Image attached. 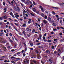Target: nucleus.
Returning <instances> with one entry per match:
<instances>
[{"label": "nucleus", "mask_w": 64, "mask_h": 64, "mask_svg": "<svg viewBox=\"0 0 64 64\" xmlns=\"http://www.w3.org/2000/svg\"><path fill=\"white\" fill-rule=\"evenodd\" d=\"M14 9L15 11H20V8L18 6L17 7L14 6Z\"/></svg>", "instance_id": "1"}, {"label": "nucleus", "mask_w": 64, "mask_h": 64, "mask_svg": "<svg viewBox=\"0 0 64 64\" xmlns=\"http://www.w3.org/2000/svg\"><path fill=\"white\" fill-rule=\"evenodd\" d=\"M40 9L41 11H42V12H44V8L43 7H42V6H40Z\"/></svg>", "instance_id": "2"}, {"label": "nucleus", "mask_w": 64, "mask_h": 64, "mask_svg": "<svg viewBox=\"0 0 64 64\" xmlns=\"http://www.w3.org/2000/svg\"><path fill=\"white\" fill-rule=\"evenodd\" d=\"M43 22L44 24H46V23H47V22H48L46 20H43Z\"/></svg>", "instance_id": "3"}, {"label": "nucleus", "mask_w": 64, "mask_h": 64, "mask_svg": "<svg viewBox=\"0 0 64 64\" xmlns=\"http://www.w3.org/2000/svg\"><path fill=\"white\" fill-rule=\"evenodd\" d=\"M37 57L38 59H40L41 58V56L39 54H38L37 56Z\"/></svg>", "instance_id": "4"}, {"label": "nucleus", "mask_w": 64, "mask_h": 64, "mask_svg": "<svg viewBox=\"0 0 64 64\" xmlns=\"http://www.w3.org/2000/svg\"><path fill=\"white\" fill-rule=\"evenodd\" d=\"M15 16L16 18V19H17L18 20L19 19L18 17H19V16L18 14H16V16Z\"/></svg>", "instance_id": "5"}, {"label": "nucleus", "mask_w": 64, "mask_h": 64, "mask_svg": "<svg viewBox=\"0 0 64 64\" xmlns=\"http://www.w3.org/2000/svg\"><path fill=\"white\" fill-rule=\"evenodd\" d=\"M4 19H7V17L6 16H4L3 17Z\"/></svg>", "instance_id": "6"}, {"label": "nucleus", "mask_w": 64, "mask_h": 64, "mask_svg": "<svg viewBox=\"0 0 64 64\" xmlns=\"http://www.w3.org/2000/svg\"><path fill=\"white\" fill-rule=\"evenodd\" d=\"M43 38L44 41L45 42H46V40L45 39H46L45 37L44 36H43Z\"/></svg>", "instance_id": "7"}, {"label": "nucleus", "mask_w": 64, "mask_h": 64, "mask_svg": "<svg viewBox=\"0 0 64 64\" xmlns=\"http://www.w3.org/2000/svg\"><path fill=\"white\" fill-rule=\"evenodd\" d=\"M22 40L23 42H25V39L23 38H22Z\"/></svg>", "instance_id": "8"}, {"label": "nucleus", "mask_w": 64, "mask_h": 64, "mask_svg": "<svg viewBox=\"0 0 64 64\" xmlns=\"http://www.w3.org/2000/svg\"><path fill=\"white\" fill-rule=\"evenodd\" d=\"M29 61V60H28L26 59L24 61V62H26V63H28Z\"/></svg>", "instance_id": "9"}, {"label": "nucleus", "mask_w": 64, "mask_h": 64, "mask_svg": "<svg viewBox=\"0 0 64 64\" xmlns=\"http://www.w3.org/2000/svg\"><path fill=\"white\" fill-rule=\"evenodd\" d=\"M3 35H4V34L3 32L0 33V36H3Z\"/></svg>", "instance_id": "10"}, {"label": "nucleus", "mask_w": 64, "mask_h": 64, "mask_svg": "<svg viewBox=\"0 0 64 64\" xmlns=\"http://www.w3.org/2000/svg\"><path fill=\"white\" fill-rule=\"evenodd\" d=\"M9 40V41L10 42H11L12 43H13V40H11V39H10V38H8Z\"/></svg>", "instance_id": "11"}, {"label": "nucleus", "mask_w": 64, "mask_h": 64, "mask_svg": "<svg viewBox=\"0 0 64 64\" xmlns=\"http://www.w3.org/2000/svg\"><path fill=\"white\" fill-rule=\"evenodd\" d=\"M35 31H36V30H35V29L34 28H32V33H34V32H35Z\"/></svg>", "instance_id": "12"}, {"label": "nucleus", "mask_w": 64, "mask_h": 64, "mask_svg": "<svg viewBox=\"0 0 64 64\" xmlns=\"http://www.w3.org/2000/svg\"><path fill=\"white\" fill-rule=\"evenodd\" d=\"M41 18H38V21L39 22H40V20L41 19Z\"/></svg>", "instance_id": "13"}, {"label": "nucleus", "mask_w": 64, "mask_h": 64, "mask_svg": "<svg viewBox=\"0 0 64 64\" xmlns=\"http://www.w3.org/2000/svg\"><path fill=\"white\" fill-rule=\"evenodd\" d=\"M59 5L61 6V5H62V6H64V3H60L59 4Z\"/></svg>", "instance_id": "14"}, {"label": "nucleus", "mask_w": 64, "mask_h": 64, "mask_svg": "<svg viewBox=\"0 0 64 64\" xmlns=\"http://www.w3.org/2000/svg\"><path fill=\"white\" fill-rule=\"evenodd\" d=\"M4 13H6V12L7 11V9H6V8H4Z\"/></svg>", "instance_id": "15"}, {"label": "nucleus", "mask_w": 64, "mask_h": 64, "mask_svg": "<svg viewBox=\"0 0 64 64\" xmlns=\"http://www.w3.org/2000/svg\"><path fill=\"white\" fill-rule=\"evenodd\" d=\"M40 15L41 16H42V17H44L45 15L43 14H41Z\"/></svg>", "instance_id": "16"}, {"label": "nucleus", "mask_w": 64, "mask_h": 64, "mask_svg": "<svg viewBox=\"0 0 64 64\" xmlns=\"http://www.w3.org/2000/svg\"><path fill=\"white\" fill-rule=\"evenodd\" d=\"M22 34H24V35H25V36H26V34H25V31H23Z\"/></svg>", "instance_id": "17"}, {"label": "nucleus", "mask_w": 64, "mask_h": 64, "mask_svg": "<svg viewBox=\"0 0 64 64\" xmlns=\"http://www.w3.org/2000/svg\"><path fill=\"white\" fill-rule=\"evenodd\" d=\"M48 61L49 62H50V63H52V60H51V59H49L48 60Z\"/></svg>", "instance_id": "18"}, {"label": "nucleus", "mask_w": 64, "mask_h": 64, "mask_svg": "<svg viewBox=\"0 0 64 64\" xmlns=\"http://www.w3.org/2000/svg\"><path fill=\"white\" fill-rule=\"evenodd\" d=\"M23 27H26V24H24L22 25Z\"/></svg>", "instance_id": "19"}, {"label": "nucleus", "mask_w": 64, "mask_h": 64, "mask_svg": "<svg viewBox=\"0 0 64 64\" xmlns=\"http://www.w3.org/2000/svg\"><path fill=\"white\" fill-rule=\"evenodd\" d=\"M15 4L16 5V6H19V3H15Z\"/></svg>", "instance_id": "20"}, {"label": "nucleus", "mask_w": 64, "mask_h": 64, "mask_svg": "<svg viewBox=\"0 0 64 64\" xmlns=\"http://www.w3.org/2000/svg\"><path fill=\"white\" fill-rule=\"evenodd\" d=\"M17 45L16 44H14V48H17Z\"/></svg>", "instance_id": "21"}, {"label": "nucleus", "mask_w": 64, "mask_h": 64, "mask_svg": "<svg viewBox=\"0 0 64 64\" xmlns=\"http://www.w3.org/2000/svg\"><path fill=\"white\" fill-rule=\"evenodd\" d=\"M52 25H53V26H56V24H55V23H53L52 24Z\"/></svg>", "instance_id": "22"}, {"label": "nucleus", "mask_w": 64, "mask_h": 64, "mask_svg": "<svg viewBox=\"0 0 64 64\" xmlns=\"http://www.w3.org/2000/svg\"><path fill=\"white\" fill-rule=\"evenodd\" d=\"M46 53H50V51L48 50H46Z\"/></svg>", "instance_id": "23"}, {"label": "nucleus", "mask_w": 64, "mask_h": 64, "mask_svg": "<svg viewBox=\"0 0 64 64\" xmlns=\"http://www.w3.org/2000/svg\"><path fill=\"white\" fill-rule=\"evenodd\" d=\"M48 21H51V18L50 17H49L48 18Z\"/></svg>", "instance_id": "24"}, {"label": "nucleus", "mask_w": 64, "mask_h": 64, "mask_svg": "<svg viewBox=\"0 0 64 64\" xmlns=\"http://www.w3.org/2000/svg\"><path fill=\"white\" fill-rule=\"evenodd\" d=\"M21 53V52H18L16 54H17V55H19V54H20V53Z\"/></svg>", "instance_id": "25"}, {"label": "nucleus", "mask_w": 64, "mask_h": 64, "mask_svg": "<svg viewBox=\"0 0 64 64\" xmlns=\"http://www.w3.org/2000/svg\"><path fill=\"white\" fill-rule=\"evenodd\" d=\"M42 36L41 35V34H40L39 38L40 39H41V38H42Z\"/></svg>", "instance_id": "26"}, {"label": "nucleus", "mask_w": 64, "mask_h": 64, "mask_svg": "<svg viewBox=\"0 0 64 64\" xmlns=\"http://www.w3.org/2000/svg\"><path fill=\"white\" fill-rule=\"evenodd\" d=\"M58 53V52H57L56 51H55L54 52V53L55 55H56V54L57 53Z\"/></svg>", "instance_id": "27"}, {"label": "nucleus", "mask_w": 64, "mask_h": 64, "mask_svg": "<svg viewBox=\"0 0 64 64\" xmlns=\"http://www.w3.org/2000/svg\"><path fill=\"white\" fill-rule=\"evenodd\" d=\"M30 45L31 46H33V44L32 42H31L30 44Z\"/></svg>", "instance_id": "28"}, {"label": "nucleus", "mask_w": 64, "mask_h": 64, "mask_svg": "<svg viewBox=\"0 0 64 64\" xmlns=\"http://www.w3.org/2000/svg\"><path fill=\"white\" fill-rule=\"evenodd\" d=\"M4 23L2 22H0V25H3Z\"/></svg>", "instance_id": "29"}, {"label": "nucleus", "mask_w": 64, "mask_h": 64, "mask_svg": "<svg viewBox=\"0 0 64 64\" xmlns=\"http://www.w3.org/2000/svg\"><path fill=\"white\" fill-rule=\"evenodd\" d=\"M26 30L28 31V32L29 31V28H26Z\"/></svg>", "instance_id": "30"}, {"label": "nucleus", "mask_w": 64, "mask_h": 64, "mask_svg": "<svg viewBox=\"0 0 64 64\" xmlns=\"http://www.w3.org/2000/svg\"><path fill=\"white\" fill-rule=\"evenodd\" d=\"M23 55V56L24 57H25V56H26V54L24 52V53Z\"/></svg>", "instance_id": "31"}, {"label": "nucleus", "mask_w": 64, "mask_h": 64, "mask_svg": "<svg viewBox=\"0 0 64 64\" xmlns=\"http://www.w3.org/2000/svg\"><path fill=\"white\" fill-rule=\"evenodd\" d=\"M53 30L54 31H57V29L56 28L54 29V28L53 29Z\"/></svg>", "instance_id": "32"}, {"label": "nucleus", "mask_w": 64, "mask_h": 64, "mask_svg": "<svg viewBox=\"0 0 64 64\" xmlns=\"http://www.w3.org/2000/svg\"><path fill=\"white\" fill-rule=\"evenodd\" d=\"M40 43L38 42L36 43V45H40Z\"/></svg>", "instance_id": "33"}, {"label": "nucleus", "mask_w": 64, "mask_h": 64, "mask_svg": "<svg viewBox=\"0 0 64 64\" xmlns=\"http://www.w3.org/2000/svg\"><path fill=\"white\" fill-rule=\"evenodd\" d=\"M38 48H43V46H38Z\"/></svg>", "instance_id": "34"}, {"label": "nucleus", "mask_w": 64, "mask_h": 64, "mask_svg": "<svg viewBox=\"0 0 64 64\" xmlns=\"http://www.w3.org/2000/svg\"><path fill=\"white\" fill-rule=\"evenodd\" d=\"M52 41V40H48V42H50H50H51Z\"/></svg>", "instance_id": "35"}, {"label": "nucleus", "mask_w": 64, "mask_h": 64, "mask_svg": "<svg viewBox=\"0 0 64 64\" xmlns=\"http://www.w3.org/2000/svg\"><path fill=\"white\" fill-rule=\"evenodd\" d=\"M41 63H42V64H44V63H45V62L44 61L42 60H41Z\"/></svg>", "instance_id": "36"}, {"label": "nucleus", "mask_w": 64, "mask_h": 64, "mask_svg": "<svg viewBox=\"0 0 64 64\" xmlns=\"http://www.w3.org/2000/svg\"><path fill=\"white\" fill-rule=\"evenodd\" d=\"M11 62L12 63H13V64H16V63H15V62H14L13 61H12Z\"/></svg>", "instance_id": "37"}, {"label": "nucleus", "mask_w": 64, "mask_h": 64, "mask_svg": "<svg viewBox=\"0 0 64 64\" xmlns=\"http://www.w3.org/2000/svg\"><path fill=\"white\" fill-rule=\"evenodd\" d=\"M14 29H15V30H16V31L18 32V30H17V29H16V28H15V27L14 26Z\"/></svg>", "instance_id": "38"}, {"label": "nucleus", "mask_w": 64, "mask_h": 64, "mask_svg": "<svg viewBox=\"0 0 64 64\" xmlns=\"http://www.w3.org/2000/svg\"><path fill=\"white\" fill-rule=\"evenodd\" d=\"M10 15H11V16H13V13L12 12H10Z\"/></svg>", "instance_id": "39"}, {"label": "nucleus", "mask_w": 64, "mask_h": 64, "mask_svg": "<svg viewBox=\"0 0 64 64\" xmlns=\"http://www.w3.org/2000/svg\"><path fill=\"white\" fill-rule=\"evenodd\" d=\"M0 19L1 20H3V17H0Z\"/></svg>", "instance_id": "40"}, {"label": "nucleus", "mask_w": 64, "mask_h": 64, "mask_svg": "<svg viewBox=\"0 0 64 64\" xmlns=\"http://www.w3.org/2000/svg\"><path fill=\"white\" fill-rule=\"evenodd\" d=\"M47 18V16L46 15L44 17V18L45 19H46Z\"/></svg>", "instance_id": "41"}, {"label": "nucleus", "mask_w": 64, "mask_h": 64, "mask_svg": "<svg viewBox=\"0 0 64 64\" xmlns=\"http://www.w3.org/2000/svg\"><path fill=\"white\" fill-rule=\"evenodd\" d=\"M32 10L34 11H36V9L35 8H33Z\"/></svg>", "instance_id": "42"}, {"label": "nucleus", "mask_w": 64, "mask_h": 64, "mask_svg": "<svg viewBox=\"0 0 64 64\" xmlns=\"http://www.w3.org/2000/svg\"><path fill=\"white\" fill-rule=\"evenodd\" d=\"M23 13H24V14H25V13H26V11H25V10H24L23 11Z\"/></svg>", "instance_id": "43"}, {"label": "nucleus", "mask_w": 64, "mask_h": 64, "mask_svg": "<svg viewBox=\"0 0 64 64\" xmlns=\"http://www.w3.org/2000/svg\"><path fill=\"white\" fill-rule=\"evenodd\" d=\"M52 49H54V46H52Z\"/></svg>", "instance_id": "44"}, {"label": "nucleus", "mask_w": 64, "mask_h": 64, "mask_svg": "<svg viewBox=\"0 0 64 64\" xmlns=\"http://www.w3.org/2000/svg\"><path fill=\"white\" fill-rule=\"evenodd\" d=\"M54 41H55V42H57V41L56 40L55 38H54Z\"/></svg>", "instance_id": "45"}, {"label": "nucleus", "mask_w": 64, "mask_h": 64, "mask_svg": "<svg viewBox=\"0 0 64 64\" xmlns=\"http://www.w3.org/2000/svg\"><path fill=\"white\" fill-rule=\"evenodd\" d=\"M3 4L4 6H5V2H3Z\"/></svg>", "instance_id": "46"}, {"label": "nucleus", "mask_w": 64, "mask_h": 64, "mask_svg": "<svg viewBox=\"0 0 64 64\" xmlns=\"http://www.w3.org/2000/svg\"><path fill=\"white\" fill-rule=\"evenodd\" d=\"M17 14H18V13H17V12H16L14 14V15L15 16H16V14L17 15Z\"/></svg>", "instance_id": "47"}, {"label": "nucleus", "mask_w": 64, "mask_h": 64, "mask_svg": "<svg viewBox=\"0 0 64 64\" xmlns=\"http://www.w3.org/2000/svg\"><path fill=\"white\" fill-rule=\"evenodd\" d=\"M6 46H9V43H7L6 44Z\"/></svg>", "instance_id": "48"}, {"label": "nucleus", "mask_w": 64, "mask_h": 64, "mask_svg": "<svg viewBox=\"0 0 64 64\" xmlns=\"http://www.w3.org/2000/svg\"><path fill=\"white\" fill-rule=\"evenodd\" d=\"M57 28L58 30H59V29H60V27H57Z\"/></svg>", "instance_id": "49"}, {"label": "nucleus", "mask_w": 64, "mask_h": 64, "mask_svg": "<svg viewBox=\"0 0 64 64\" xmlns=\"http://www.w3.org/2000/svg\"><path fill=\"white\" fill-rule=\"evenodd\" d=\"M58 54V55H59V56H60V52H59V53H58H58H57Z\"/></svg>", "instance_id": "50"}, {"label": "nucleus", "mask_w": 64, "mask_h": 64, "mask_svg": "<svg viewBox=\"0 0 64 64\" xmlns=\"http://www.w3.org/2000/svg\"><path fill=\"white\" fill-rule=\"evenodd\" d=\"M0 46L1 47H3V46H3V45L1 44H0Z\"/></svg>", "instance_id": "51"}, {"label": "nucleus", "mask_w": 64, "mask_h": 64, "mask_svg": "<svg viewBox=\"0 0 64 64\" xmlns=\"http://www.w3.org/2000/svg\"><path fill=\"white\" fill-rule=\"evenodd\" d=\"M59 53H60V52H61V50L60 49H58V50Z\"/></svg>", "instance_id": "52"}, {"label": "nucleus", "mask_w": 64, "mask_h": 64, "mask_svg": "<svg viewBox=\"0 0 64 64\" xmlns=\"http://www.w3.org/2000/svg\"><path fill=\"white\" fill-rule=\"evenodd\" d=\"M14 24L16 25V26H19V25H18V24H16V23H14Z\"/></svg>", "instance_id": "53"}, {"label": "nucleus", "mask_w": 64, "mask_h": 64, "mask_svg": "<svg viewBox=\"0 0 64 64\" xmlns=\"http://www.w3.org/2000/svg\"><path fill=\"white\" fill-rule=\"evenodd\" d=\"M12 52H13V51H15V50L12 49L11 50Z\"/></svg>", "instance_id": "54"}, {"label": "nucleus", "mask_w": 64, "mask_h": 64, "mask_svg": "<svg viewBox=\"0 0 64 64\" xmlns=\"http://www.w3.org/2000/svg\"><path fill=\"white\" fill-rule=\"evenodd\" d=\"M20 4L21 5V6H22V7L24 6V4H23L22 3H20Z\"/></svg>", "instance_id": "55"}, {"label": "nucleus", "mask_w": 64, "mask_h": 64, "mask_svg": "<svg viewBox=\"0 0 64 64\" xmlns=\"http://www.w3.org/2000/svg\"><path fill=\"white\" fill-rule=\"evenodd\" d=\"M60 24H62V20H60Z\"/></svg>", "instance_id": "56"}, {"label": "nucleus", "mask_w": 64, "mask_h": 64, "mask_svg": "<svg viewBox=\"0 0 64 64\" xmlns=\"http://www.w3.org/2000/svg\"><path fill=\"white\" fill-rule=\"evenodd\" d=\"M36 42H39V41L36 40Z\"/></svg>", "instance_id": "57"}, {"label": "nucleus", "mask_w": 64, "mask_h": 64, "mask_svg": "<svg viewBox=\"0 0 64 64\" xmlns=\"http://www.w3.org/2000/svg\"><path fill=\"white\" fill-rule=\"evenodd\" d=\"M59 8L57 7H54V9H58Z\"/></svg>", "instance_id": "58"}, {"label": "nucleus", "mask_w": 64, "mask_h": 64, "mask_svg": "<svg viewBox=\"0 0 64 64\" xmlns=\"http://www.w3.org/2000/svg\"><path fill=\"white\" fill-rule=\"evenodd\" d=\"M28 24H30L31 23V22H30V21H28Z\"/></svg>", "instance_id": "59"}, {"label": "nucleus", "mask_w": 64, "mask_h": 64, "mask_svg": "<svg viewBox=\"0 0 64 64\" xmlns=\"http://www.w3.org/2000/svg\"><path fill=\"white\" fill-rule=\"evenodd\" d=\"M9 22H7L6 23V24H7V25H9Z\"/></svg>", "instance_id": "60"}, {"label": "nucleus", "mask_w": 64, "mask_h": 64, "mask_svg": "<svg viewBox=\"0 0 64 64\" xmlns=\"http://www.w3.org/2000/svg\"><path fill=\"white\" fill-rule=\"evenodd\" d=\"M62 33H60V36H62Z\"/></svg>", "instance_id": "61"}, {"label": "nucleus", "mask_w": 64, "mask_h": 64, "mask_svg": "<svg viewBox=\"0 0 64 64\" xmlns=\"http://www.w3.org/2000/svg\"><path fill=\"white\" fill-rule=\"evenodd\" d=\"M17 63L18 64H21V63L20 62H18Z\"/></svg>", "instance_id": "62"}, {"label": "nucleus", "mask_w": 64, "mask_h": 64, "mask_svg": "<svg viewBox=\"0 0 64 64\" xmlns=\"http://www.w3.org/2000/svg\"><path fill=\"white\" fill-rule=\"evenodd\" d=\"M46 35H47V34H46V33H45L44 34V36H46Z\"/></svg>", "instance_id": "63"}, {"label": "nucleus", "mask_w": 64, "mask_h": 64, "mask_svg": "<svg viewBox=\"0 0 64 64\" xmlns=\"http://www.w3.org/2000/svg\"><path fill=\"white\" fill-rule=\"evenodd\" d=\"M27 36H28V37H30V36L29 35V34H28Z\"/></svg>", "instance_id": "64"}]
</instances>
